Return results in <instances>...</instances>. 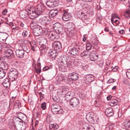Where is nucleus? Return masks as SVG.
Segmentation results:
<instances>
[{"instance_id": "1", "label": "nucleus", "mask_w": 130, "mask_h": 130, "mask_svg": "<svg viewBox=\"0 0 130 130\" xmlns=\"http://www.w3.org/2000/svg\"><path fill=\"white\" fill-rule=\"evenodd\" d=\"M44 8L43 5L41 4H38L35 7L31 8L30 9H28V16L31 19L35 18L41 14Z\"/></svg>"}, {"instance_id": "2", "label": "nucleus", "mask_w": 130, "mask_h": 130, "mask_svg": "<svg viewBox=\"0 0 130 130\" xmlns=\"http://www.w3.org/2000/svg\"><path fill=\"white\" fill-rule=\"evenodd\" d=\"M35 21L33 20L30 24L31 26L34 27L33 34L36 36H39L42 35L43 33V30L41 27L40 26L36 24Z\"/></svg>"}, {"instance_id": "3", "label": "nucleus", "mask_w": 130, "mask_h": 130, "mask_svg": "<svg viewBox=\"0 0 130 130\" xmlns=\"http://www.w3.org/2000/svg\"><path fill=\"white\" fill-rule=\"evenodd\" d=\"M18 75V71L15 69H11L8 74L9 78L12 81H14L17 78Z\"/></svg>"}, {"instance_id": "4", "label": "nucleus", "mask_w": 130, "mask_h": 130, "mask_svg": "<svg viewBox=\"0 0 130 130\" xmlns=\"http://www.w3.org/2000/svg\"><path fill=\"white\" fill-rule=\"evenodd\" d=\"M47 35L49 39L54 41H56L59 39V37L58 33L53 31L48 32Z\"/></svg>"}, {"instance_id": "5", "label": "nucleus", "mask_w": 130, "mask_h": 130, "mask_svg": "<svg viewBox=\"0 0 130 130\" xmlns=\"http://www.w3.org/2000/svg\"><path fill=\"white\" fill-rule=\"evenodd\" d=\"M51 110L53 112L56 114L61 113L63 112L60 106L56 104H53L51 107Z\"/></svg>"}, {"instance_id": "6", "label": "nucleus", "mask_w": 130, "mask_h": 130, "mask_svg": "<svg viewBox=\"0 0 130 130\" xmlns=\"http://www.w3.org/2000/svg\"><path fill=\"white\" fill-rule=\"evenodd\" d=\"M70 104L75 108H77L80 104L79 100L76 98L72 99L70 102Z\"/></svg>"}, {"instance_id": "7", "label": "nucleus", "mask_w": 130, "mask_h": 130, "mask_svg": "<svg viewBox=\"0 0 130 130\" xmlns=\"http://www.w3.org/2000/svg\"><path fill=\"white\" fill-rule=\"evenodd\" d=\"M58 2L56 0H48L46 3L47 6L50 8L58 6Z\"/></svg>"}, {"instance_id": "8", "label": "nucleus", "mask_w": 130, "mask_h": 130, "mask_svg": "<svg viewBox=\"0 0 130 130\" xmlns=\"http://www.w3.org/2000/svg\"><path fill=\"white\" fill-rule=\"evenodd\" d=\"M86 79L85 80V83L89 84L93 80L94 78L93 76L91 74H87L86 75Z\"/></svg>"}, {"instance_id": "9", "label": "nucleus", "mask_w": 130, "mask_h": 130, "mask_svg": "<svg viewBox=\"0 0 130 130\" xmlns=\"http://www.w3.org/2000/svg\"><path fill=\"white\" fill-rule=\"evenodd\" d=\"M4 55L5 56L9 58H12L13 56V52L11 50L8 49L6 50L4 52Z\"/></svg>"}, {"instance_id": "10", "label": "nucleus", "mask_w": 130, "mask_h": 130, "mask_svg": "<svg viewBox=\"0 0 130 130\" xmlns=\"http://www.w3.org/2000/svg\"><path fill=\"white\" fill-rule=\"evenodd\" d=\"M19 47L20 50H23L27 53H28L30 51V49L28 47H27L25 43H22L19 45Z\"/></svg>"}, {"instance_id": "11", "label": "nucleus", "mask_w": 130, "mask_h": 130, "mask_svg": "<svg viewBox=\"0 0 130 130\" xmlns=\"http://www.w3.org/2000/svg\"><path fill=\"white\" fill-rule=\"evenodd\" d=\"M71 80L73 81H75L77 80L78 78V74L75 72L71 73L69 74V76Z\"/></svg>"}, {"instance_id": "12", "label": "nucleus", "mask_w": 130, "mask_h": 130, "mask_svg": "<svg viewBox=\"0 0 130 130\" xmlns=\"http://www.w3.org/2000/svg\"><path fill=\"white\" fill-rule=\"evenodd\" d=\"M53 27L55 30L58 31L59 32H60L62 30V26L59 23H55L54 24Z\"/></svg>"}, {"instance_id": "13", "label": "nucleus", "mask_w": 130, "mask_h": 130, "mask_svg": "<svg viewBox=\"0 0 130 130\" xmlns=\"http://www.w3.org/2000/svg\"><path fill=\"white\" fill-rule=\"evenodd\" d=\"M24 52L23 50L19 49L16 51V55L18 57L22 58L23 57Z\"/></svg>"}, {"instance_id": "14", "label": "nucleus", "mask_w": 130, "mask_h": 130, "mask_svg": "<svg viewBox=\"0 0 130 130\" xmlns=\"http://www.w3.org/2000/svg\"><path fill=\"white\" fill-rule=\"evenodd\" d=\"M53 47L54 50H60L61 47V45L60 43L59 42H54L53 44Z\"/></svg>"}, {"instance_id": "15", "label": "nucleus", "mask_w": 130, "mask_h": 130, "mask_svg": "<svg viewBox=\"0 0 130 130\" xmlns=\"http://www.w3.org/2000/svg\"><path fill=\"white\" fill-rule=\"evenodd\" d=\"M2 81V84L5 87L8 88L10 87V83L8 78H6Z\"/></svg>"}, {"instance_id": "16", "label": "nucleus", "mask_w": 130, "mask_h": 130, "mask_svg": "<svg viewBox=\"0 0 130 130\" xmlns=\"http://www.w3.org/2000/svg\"><path fill=\"white\" fill-rule=\"evenodd\" d=\"M63 12L62 18V20L67 21L70 20V15H69V14L65 10L63 11Z\"/></svg>"}, {"instance_id": "17", "label": "nucleus", "mask_w": 130, "mask_h": 130, "mask_svg": "<svg viewBox=\"0 0 130 130\" xmlns=\"http://www.w3.org/2000/svg\"><path fill=\"white\" fill-rule=\"evenodd\" d=\"M105 114L108 116H112L113 114L112 108L111 107H109L105 111Z\"/></svg>"}, {"instance_id": "18", "label": "nucleus", "mask_w": 130, "mask_h": 130, "mask_svg": "<svg viewBox=\"0 0 130 130\" xmlns=\"http://www.w3.org/2000/svg\"><path fill=\"white\" fill-rule=\"evenodd\" d=\"M16 127L18 130H24L26 128V125L25 123L22 122L18 124Z\"/></svg>"}, {"instance_id": "19", "label": "nucleus", "mask_w": 130, "mask_h": 130, "mask_svg": "<svg viewBox=\"0 0 130 130\" xmlns=\"http://www.w3.org/2000/svg\"><path fill=\"white\" fill-rule=\"evenodd\" d=\"M42 19L41 22L44 25L48 24L50 20V19L48 17H44L42 18Z\"/></svg>"}, {"instance_id": "20", "label": "nucleus", "mask_w": 130, "mask_h": 130, "mask_svg": "<svg viewBox=\"0 0 130 130\" xmlns=\"http://www.w3.org/2000/svg\"><path fill=\"white\" fill-rule=\"evenodd\" d=\"M58 12V10L57 9H52L49 12V15L50 17H53L56 15Z\"/></svg>"}, {"instance_id": "21", "label": "nucleus", "mask_w": 130, "mask_h": 130, "mask_svg": "<svg viewBox=\"0 0 130 130\" xmlns=\"http://www.w3.org/2000/svg\"><path fill=\"white\" fill-rule=\"evenodd\" d=\"M28 12L26 10L21 11L20 13V16L23 19H25L27 16Z\"/></svg>"}, {"instance_id": "22", "label": "nucleus", "mask_w": 130, "mask_h": 130, "mask_svg": "<svg viewBox=\"0 0 130 130\" xmlns=\"http://www.w3.org/2000/svg\"><path fill=\"white\" fill-rule=\"evenodd\" d=\"M69 52L70 53L73 55L76 56L78 54V50L75 48H72L70 49Z\"/></svg>"}, {"instance_id": "23", "label": "nucleus", "mask_w": 130, "mask_h": 130, "mask_svg": "<svg viewBox=\"0 0 130 130\" xmlns=\"http://www.w3.org/2000/svg\"><path fill=\"white\" fill-rule=\"evenodd\" d=\"M56 52L55 50L51 51L48 54V55L51 58L55 59L57 55Z\"/></svg>"}, {"instance_id": "24", "label": "nucleus", "mask_w": 130, "mask_h": 130, "mask_svg": "<svg viewBox=\"0 0 130 130\" xmlns=\"http://www.w3.org/2000/svg\"><path fill=\"white\" fill-rule=\"evenodd\" d=\"M118 103V101L115 99L111 100L109 103V105L111 106L116 105Z\"/></svg>"}, {"instance_id": "25", "label": "nucleus", "mask_w": 130, "mask_h": 130, "mask_svg": "<svg viewBox=\"0 0 130 130\" xmlns=\"http://www.w3.org/2000/svg\"><path fill=\"white\" fill-rule=\"evenodd\" d=\"M124 125L127 128H130V120L128 119L125 120L124 122Z\"/></svg>"}, {"instance_id": "26", "label": "nucleus", "mask_w": 130, "mask_h": 130, "mask_svg": "<svg viewBox=\"0 0 130 130\" xmlns=\"http://www.w3.org/2000/svg\"><path fill=\"white\" fill-rule=\"evenodd\" d=\"M49 127L51 129L56 130L59 128L58 125L56 124H51L49 125Z\"/></svg>"}, {"instance_id": "27", "label": "nucleus", "mask_w": 130, "mask_h": 130, "mask_svg": "<svg viewBox=\"0 0 130 130\" xmlns=\"http://www.w3.org/2000/svg\"><path fill=\"white\" fill-rule=\"evenodd\" d=\"M8 68L7 64L5 63L2 62L1 63V69L3 70H6Z\"/></svg>"}, {"instance_id": "28", "label": "nucleus", "mask_w": 130, "mask_h": 130, "mask_svg": "<svg viewBox=\"0 0 130 130\" xmlns=\"http://www.w3.org/2000/svg\"><path fill=\"white\" fill-rule=\"evenodd\" d=\"M86 118L89 121H92L93 119V116L90 113H88L87 115Z\"/></svg>"}, {"instance_id": "29", "label": "nucleus", "mask_w": 130, "mask_h": 130, "mask_svg": "<svg viewBox=\"0 0 130 130\" xmlns=\"http://www.w3.org/2000/svg\"><path fill=\"white\" fill-rule=\"evenodd\" d=\"M98 56L95 55L94 54L90 55V59L92 61H94L97 59L98 58Z\"/></svg>"}, {"instance_id": "30", "label": "nucleus", "mask_w": 130, "mask_h": 130, "mask_svg": "<svg viewBox=\"0 0 130 130\" xmlns=\"http://www.w3.org/2000/svg\"><path fill=\"white\" fill-rule=\"evenodd\" d=\"M40 41L39 43L41 45H44L46 44L47 42V40L46 39L43 37H41L40 38Z\"/></svg>"}, {"instance_id": "31", "label": "nucleus", "mask_w": 130, "mask_h": 130, "mask_svg": "<svg viewBox=\"0 0 130 130\" xmlns=\"http://www.w3.org/2000/svg\"><path fill=\"white\" fill-rule=\"evenodd\" d=\"M116 18H118V19L119 18L117 14L114 13L112 14L111 21L112 24H113V21H114V19Z\"/></svg>"}, {"instance_id": "32", "label": "nucleus", "mask_w": 130, "mask_h": 130, "mask_svg": "<svg viewBox=\"0 0 130 130\" xmlns=\"http://www.w3.org/2000/svg\"><path fill=\"white\" fill-rule=\"evenodd\" d=\"M124 15L126 18H129L130 17V11L128 9L126 10L124 12Z\"/></svg>"}, {"instance_id": "33", "label": "nucleus", "mask_w": 130, "mask_h": 130, "mask_svg": "<svg viewBox=\"0 0 130 130\" xmlns=\"http://www.w3.org/2000/svg\"><path fill=\"white\" fill-rule=\"evenodd\" d=\"M80 18L82 20H86L87 18L86 15L84 13L82 12L80 13Z\"/></svg>"}, {"instance_id": "34", "label": "nucleus", "mask_w": 130, "mask_h": 130, "mask_svg": "<svg viewBox=\"0 0 130 130\" xmlns=\"http://www.w3.org/2000/svg\"><path fill=\"white\" fill-rule=\"evenodd\" d=\"M6 71L5 70H1V78H2L5 76Z\"/></svg>"}, {"instance_id": "35", "label": "nucleus", "mask_w": 130, "mask_h": 130, "mask_svg": "<svg viewBox=\"0 0 130 130\" xmlns=\"http://www.w3.org/2000/svg\"><path fill=\"white\" fill-rule=\"evenodd\" d=\"M104 62L103 61L101 60L98 61L97 64L101 68H102L103 66Z\"/></svg>"}, {"instance_id": "36", "label": "nucleus", "mask_w": 130, "mask_h": 130, "mask_svg": "<svg viewBox=\"0 0 130 130\" xmlns=\"http://www.w3.org/2000/svg\"><path fill=\"white\" fill-rule=\"evenodd\" d=\"M12 31L13 32H17L19 29V27L17 26L16 27H14L12 28Z\"/></svg>"}, {"instance_id": "37", "label": "nucleus", "mask_w": 130, "mask_h": 130, "mask_svg": "<svg viewBox=\"0 0 130 130\" xmlns=\"http://www.w3.org/2000/svg\"><path fill=\"white\" fill-rule=\"evenodd\" d=\"M88 54V51H84L81 53V55L82 57L86 56Z\"/></svg>"}, {"instance_id": "38", "label": "nucleus", "mask_w": 130, "mask_h": 130, "mask_svg": "<svg viewBox=\"0 0 130 130\" xmlns=\"http://www.w3.org/2000/svg\"><path fill=\"white\" fill-rule=\"evenodd\" d=\"M46 103L45 102H44L41 104V107L43 110L45 109L46 108Z\"/></svg>"}, {"instance_id": "39", "label": "nucleus", "mask_w": 130, "mask_h": 130, "mask_svg": "<svg viewBox=\"0 0 130 130\" xmlns=\"http://www.w3.org/2000/svg\"><path fill=\"white\" fill-rule=\"evenodd\" d=\"M66 79V77L63 76H60L59 78V80L61 81H64Z\"/></svg>"}, {"instance_id": "40", "label": "nucleus", "mask_w": 130, "mask_h": 130, "mask_svg": "<svg viewBox=\"0 0 130 130\" xmlns=\"http://www.w3.org/2000/svg\"><path fill=\"white\" fill-rule=\"evenodd\" d=\"M72 63L71 61H68L66 63L67 66L69 68H71L72 67Z\"/></svg>"}, {"instance_id": "41", "label": "nucleus", "mask_w": 130, "mask_h": 130, "mask_svg": "<svg viewBox=\"0 0 130 130\" xmlns=\"http://www.w3.org/2000/svg\"><path fill=\"white\" fill-rule=\"evenodd\" d=\"M59 70L62 72H64L66 70V68L64 66L61 65L60 67Z\"/></svg>"}, {"instance_id": "42", "label": "nucleus", "mask_w": 130, "mask_h": 130, "mask_svg": "<svg viewBox=\"0 0 130 130\" xmlns=\"http://www.w3.org/2000/svg\"><path fill=\"white\" fill-rule=\"evenodd\" d=\"M28 35H29L28 34V32L26 31H24L22 33V35L24 37H26Z\"/></svg>"}, {"instance_id": "43", "label": "nucleus", "mask_w": 130, "mask_h": 130, "mask_svg": "<svg viewBox=\"0 0 130 130\" xmlns=\"http://www.w3.org/2000/svg\"><path fill=\"white\" fill-rule=\"evenodd\" d=\"M87 130H94L93 126L91 125H88L87 127Z\"/></svg>"}, {"instance_id": "44", "label": "nucleus", "mask_w": 130, "mask_h": 130, "mask_svg": "<svg viewBox=\"0 0 130 130\" xmlns=\"http://www.w3.org/2000/svg\"><path fill=\"white\" fill-rule=\"evenodd\" d=\"M86 49L87 50H89L91 48V46L90 45V44L89 43H88L86 45Z\"/></svg>"}, {"instance_id": "45", "label": "nucleus", "mask_w": 130, "mask_h": 130, "mask_svg": "<svg viewBox=\"0 0 130 130\" xmlns=\"http://www.w3.org/2000/svg\"><path fill=\"white\" fill-rule=\"evenodd\" d=\"M1 108L3 107H4L5 109L6 106L8 105L7 103L5 102H3V103H1Z\"/></svg>"}, {"instance_id": "46", "label": "nucleus", "mask_w": 130, "mask_h": 130, "mask_svg": "<svg viewBox=\"0 0 130 130\" xmlns=\"http://www.w3.org/2000/svg\"><path fill=\"white\" fill-rule=\"evenodd\" d=\"M106 64L107 67V68L108 69V67H109V65L111 63V61L110 60L108 59H107L106 60Z\"/></svg>"}, {"instance_id": "47", "label": "nucleus", "mask_w": 130, "mask_h": 130, "mask_svg": "<svg viewBox=\"0 0 130 130\" xmlns=\"http://www.w3.org/2000/svg\"><path fill=\"white\" fill-rule=\"evenodd\" d=\"M126 74L127 77L130 79V70L126 72Z\"/></svg>"}, {"instance_id": "48", "label": "nucleus", "mask_w": 130, "mask_h": 130, "mask_svg": "<svg viewBox=\"0 0 130 130\" xmlns=\"http://www.w3.org/2000/svg\"><path fill=\"white\" fill-rule=\"evenodd\" d=\"M94 103L95 106L96 107H99L100 106V104L99 102H97L96 101H95Z\"/></svg>"}, {"instance_id": "49", "label": "nucleus", "mask_w": 130, "mask_h": 130, "mask_svg": "<svg viewBox=\"0 0 130 130\" xmlns=\"http://www.w3.org/2000/svg\"><path fill=\"white\" fill-rule=\"evenodd\" d=\"M71 92H68L66 94V97L68 98V96H70L71 95Z\"/></svg>"}, {"instance_id": "50", "label": "nucleus", "mask_w": 130, "mask_h": 130, "mask_svg": "<svg viewBox=\"0 0 130 130\" xmlns=\"http://www.w3.org/2000/svg\"><path fill=\"white\" fill-rule=\"evenodd\" d=\"M49 69V67L46 66L44 67L43 69V70L44 71H46L47 70H48Z\"/></svg>"}, {"instance_id": "51", "label": "nucleus", "mask_w": 130, "mask_h": 130, "mask_svg": "<svg viewBox=\"0 0 130 130\" xmlns=\"http://www.w3.org/2000/svg\"><path fill=\"white\" fill-rule=\"evenodd\" d=\"M35 70L36 72L38 73H40L41 72V69L40 68L36 69Z\"/></svg>"}, {"instance_id": "52", "label": "nucleus", "mask_w": 130, "mask_h": 130, "mask_svg": "<svg viewBox=\"0 0 130 130\" xmlns=\"http://www.w3.org/2000/svg\"><path fill=\"white\" fill-rule=\"evenodd\" d=\"M7 9H5L2 12V13L3 14L5 15L7 13Z\"/></svg>"}, {"instance_id": "53", "label": "nucleus", "mask_w": 130, "mask_h": 130, "mask_svg": "<svg viewBox=\"0 0 130 130\" xmlns=\"http://www.w3.org/2000/svg\"><path fill=\"white\" fill-rule=\"evenodd\" d=\"M7 35L6 33H4V39H3V41H6V40L7 38Z\"/></svg>"}, {"instance_id": "54", "label": "nucleus", "mask_w": 130, "mask_h": 130, "mask_svg": "<svg viewBox=\"0 0 130 130\" xmlns=\"http://www.w3.org/2000/svg\"><path fill=\"white\" fill-rule=\"evenodd\" d=\"M118 69V67L117 66H115L112 69V70L114 71H117Z\"/></svg>"}, {"instance_id": "55", "label": "nucleus", "mask_w": 130, "mask_h": 130, "mask_svg": "<svg viewBox=\"0 0 130 130\" xmlns=\"http://www.w3.org/2000/svg\"><path fill=\"white\" fill-rule=\"evenodd\" d=\"M116 23V24L118 25L119 24L120 22L118 20H115L114 21H113V23Z\"/></svg>"}, {"instance_id": "56", "label": "nucleus", "mask_w": 130, "mask_h": 130, "mask_svg": "<svg viewBox=\"0 0 130 130\" xmlns=\"http://www.w3.org/2000/svg\"><path fill=\"white\" fill-rule=\"evenodd\" d=\"M119 32L120 34H123L124 32V31L122 29L119 31Z\"/></svg>"}, {"instance_id": "57", "label": "nucleus", "mask_w": 130, "mask_h": 130, "mask_svg": "<svg viewBox=\"0 0 130 130\" xmlns=\"http://www.w3.org/2000/svg\"><path fill=\"white\" fill-rule=\"evenodd\" d=\"M112 97V96L111 95H109L107 97V99L108 101L109 100L111 99Z\"/></svg>"}, {"instance_id": "58", "label": "nucleus", "mask_w": 130, "mask_h": 130, "mask_svg": "<svg viewBox=\"0 0 130 130\" xmlns=\"http://www.w3.org/2000/svg\"><path fill=\"white\" fill-rule=\"evenodd\" d=\"M88 4H85V6L86 8H89L90 7V5L89 4L88 5H87Z\"/></svg>"}, {"instance_id": "59", "label": "nucleus", "mask_w": 130, "mask_h": 130, "mask_svg": "<svg viewBox=\"0 0 130 130\" xmlns=\"http://www.w3.org/2000/svg\"><path fill=\"white\" fill-rule=\"evenodd\" d=\"M104 30L106 32H108L109 31V29L108 28L105 27L104 29Z\"/></svg>"}, {"instance_id": "60", "label": "nucleus", "mask_w": 130, "mask_h": 130, "mask_svg": "<svg viewBox=\"0 0 130 130\" xmlns=\"http://www.w3.org/2000/svg\"><path fill=\"white\" fill-rule=\"evenodd\" d=\"M37 65L38 67H40L41 66V64L39 62V61H38L37 63Z\"/></svg>"}, {"instance_id": "61", "label": "nucleus", "mask_w": 130, "mask_h": 130, "mask_svg": "<svg viewBox=\"0 0 130 130\" xmlns=\"http://www.w3.org/2000/svg\"><path fill=\"white\" fill-rule=\"evenodd\" d=\"M82 0V1L83 2H90L92 0Z\"/></svg>"}, {"instance_id": "62", "label": "nucleus", "mask_w": 130, "mask_h": 130, "mask_svg": "<svg viewBox=\"0 0 130 130\" xmlns=\"http://www.w3.org/2000/svg\"><path fill=\"white\" fill-rule=\"evenodd\" d=\"M38 122L36 120L35 122V126H36L38 124Z\"/></svg>"}, {"instance_id": "63", "label": "nucleus", "mask_w": 130, "mask_h": 130, "mask_svg": "<svg viewBox=\"0 0 130 130\" xmlns=\"http://www.w3.org/2000/svg\"><path fill=\"white\" fill-rule=\"evenodd\" d=\"M116 87L115 86L113 87L112 88V89L113 90H115L116 89Z\"/></svg>"}, {"instance_id": "64", "label": "nucleus", "mask_w": 130, "mask_h": 130, "mask_svg": "<svg viewBox=\"0 0 130 130\" xmlns=\"http://www.w3.org/2000/svg\"><path fill=\"white\" fill-rule=\"evenodd\" d=\"M66 89V88L64 87H62V89L64 90V91H65V89Z\"/></svg>"}]
</instances>
